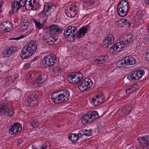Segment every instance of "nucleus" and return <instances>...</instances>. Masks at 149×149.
<instances>
[{
    "label": "nucleus",
    "instance_id": "f257e3e1",
    "mask_svg": "<svg viewBox=\"0 0 149 149\" xmlns=\"http://www.w3.org/2000/svg\"><path fill=\"white\" fill-rule=\"evenodd\" d=\"M62 29L60 26L54 24H49L47 26V34H49V37L47 39V44L52 45H54V42L58 41V37L55 36L57 34H60L62 32ZM58 40V42H59Z\"/></svg>",
    "mask_w": 149,
    "mask_h": 149
},
{
    "label": "nucleus",
    "instance_id": "f03ea898",
    "mask_svg": "<svg viewBox=\"0 0 149 149\" xmlns=\"http://www.w3.org/2000/svg\"><path fill=\"white\" fill-rule=\"evenodd\" d=\"M70 93L67 89L53 93L51 95V98L53 102L56 103L66 102L69 99Z\"/></svg>",
    "mask_w": 149,
    "mask_h": 149
},
{
    "label": "nucleus",
    "instance_id": "7ed1b4c3",
    "mask_svg": "<svg viewBox=\"0 0 149 149\" xmlns=\"http://www.w3.org/2000/svg\"><path fill=\"white\" fill-rule=\"evenodd\" d=\"M129 8L127 1L125 0H123L118 3L117 7V12L120 17H125L127 15Z\"/></svg>",
    "mask_w": 149,
    "mask_h": 149
},
{
    "label": "nucleus",
    "instance_id": "20e7f679",
    "mask_svg": "<svg viewBox=\"0 0 149 149\" xmlns=\"http://www.w3.org/2000/svg\"><path fill=\"white\" fill-rule=\"evenodd\" d=\"M100 117L97 111H93L88 112L81 118V121L83 124L91 123Z\"/></svg>",
    "mask_w": 149,
    "mask_h": 149
},
{
    "label": "nucleus",
    "instance_id": "39448f33",
    "mask_svg": "<svg viewBox=\"0 0 149 149\" xmlns=\"http://www.w3.org/2000/svg\"><path fill=\"white\" fill-rule=\"evenodd\" d=\"M136 62V59L131 56H126L122 60L116 63L117 66L119 67H125L127 66L135 64Z\"/></svg>",
    "mask_w": 149,
    "mask_h": 149
},
{
    "label": "nucleus",
    "instance_id": "423d86ee",
    "mask_svg": "<svg viewBox=\"0 0 149 149\" xmlns=\"http://www.w3.org/2000/svg\"><path fill=\"white\" fill-rule=\"evenodd\" d=\"M2 112L5 115L11 116L14 115V111L8 101L0 103V113Z\"/></svg>",
    "mask_w": 149,
    "mask_h": 149
},
{
    "label": "nucleus",
    "instance_id": "0eeeda50",
    "mask_svg": "<svg viewBox=\"0 0 149 149\" xmlns=\"http://www.w3.org/2000/svg\"><path fill=\"white\" fill-rule=\"evenodd\" d=\"M145 72L143 70L135 71L130 74L127 76V79L131 81L139 80L144 74Z\"/></svg>",
    "mask_w": 149,
    "mask_h": 149
},
{
    "label": "nucleus",
    "instance_id": "6e6552de",
    "mask_svg": "<svg viewBox=\"0 0 149 149\" xmlns=\"http://www.w3.org/2000/svg\"><path fill=\"white\" fill-rule=\"evenodd\" d=\"M93 84L91 79L89 78H86L83 80L79 86V88L82 92L86 91L90 88Z\"/></svg>",
    "mask_w": 149,
    "mask_h": 149
},
{
    "label": "nucleus",
    "instance_id": "1a4fd4ad",
    "mask_svg": "<svg viewBox=\"0 0 149 149\" xmlns=\"http://www.w3.org/2000/svg\"><path fill=\"white\" fill-rule=\"evenodd\" d=\"M31 49L30 46L27 43L22 50V52L20 54V56L22 59H24L25 58H28L29 56L33 54V53L31 51Z\"/></svg>",
    "mask_w": 149,
    "mask_h": 149
},
{
    "label": "nucleus",
    "instance_id": "9d476101",
    "mask_svg": "<svg viewBox=\"0 0 149 149\" xmlns=\"http://www.w3.org/2000/svg\"><path fill=\"white\" fill-rule=\"evenodd\" d=\"M77 28L73 26H70L67 27L65 30L64 34L65 38H72L74 40L76 37V34H74Z\"/></svg>",
    "mask_w": 149,
    "mask_h": 149
},
{
    "label": "nucleus",
    "instance_id": "9b49d317",
    "mask_svg": "<svg viewBox=\"0 0 149 149\" xmlns=\"http://www.w3.org/2000/svg\"><path fill=\"white\" fill-rule=\"evenodd\" d=\"M18 51L17 47L11 46L6 48L2 53L3 56L8 57L11 56L14 53Z\"/></svg>",
    "mask_w": 149,
    "mask_h": 149
},
{
    "label": "nucleus",
    "instance_id": "f8f14e48",
    "mask_svg": "<svg viewBox=\"0 0 149 149\" xmlns=\"http://www.w3.org/2000/svg\"><path fill=\"white\" fill-rule=\"evenodd\" d=\"M22 129L21 124L19 123H15L11 125L9 127L8 130L12 132V134H15L20 132Z\"/></svg>",
    "mask_w": 149,
    "mask_h": 149
},
{
    "label": "nucleus",
    "instance_id": "ddd939ff",
    "mask_svg": "<svg viewBox=\"0 0 149 149\" xmlns=\"http://www.w3.org/2000/svg\"><path fill=\"white\" fill-rule=\"evenodd\" d=\"M89 29V26L86 25L81 28L78 31H77L76 34V37L78 38H82L87 33Z\"/></svg>",
    "mask_w": 149,
    "mask_h": 149
},
{
    "label": "nucleus",
    "instance_id": "4468645a",
    "mask_svg": "<svg viewBox=\"0 0 149 149\" xmlns=\"http://www.w3.org/2000/svg\"><path fill=\"white\" fill-rule=\"evenodd\" d=\"M38 101V95L34 93L30 95L27 99L28 105L31 107L34 106Z\"/></svg>",
    "mask_w": 149,
    "mask_h": 149
},
{
    "label": "nucleus",
    "instance_id": "2eb2a0df",
    "mask_svg": "<svg viewBox=\"0 0 149 149\" xmlns=\"http://www.w3.org/2000/svg\"><path fill=\"white\" fill-rule=\"evenodd\" d=\"M115 37L112 34H109L104 39L102 43L106 47H108L109 45L113 44L114 41Z\"/></svg>",
    "mask_w": 149,
    "mask_h": 149
},
{
    "label": "nucleus",
    "instance_id": "dca6fc26",
    "mask_svg": "<svg viewBox=\"0 0 149 149\" xmlns=\"http://www.w3.org/2000/svg\"><path fill=\"white\" fill-rule=\"evenodd\" d=\"M76 7L77 6L75 5H72L67 10H65V13L67 16L69 17H74L77 13Z\"/></svg>",
    "mask_w": 149,
    "mask_h": 149
},
{
    "label": "nucleus",
    "instance_id": "f3484780",
    "mask_svg": "<svg viewBox=\"0 0 149 149\" xmlns=\"http://www.w3.org/2000/svg\"><path fill=\"white\" fill-rule=\"evenodd\" d=\"M26 0H15L14 2L11 4L13 12L16 8V10L20 7L24 6Z\"/></svg>",
    "mask_w": 149,
    "mask_h": 149
},
{
    "label": "nucleus",
    "instance_id": "a211bd4d",
    "mask_svg": "<svg viewBox=\"0 0 149 149\" xmlns=\"http://www.w3.org/2000/svg\"><path fill=\"white\" fill-rule=\"evenodd\" d=\"M132 35L130 34L125 35L123 36L120 42L123 45V47L124 46L129 44L133 40L132 39Z\"/></svg>",
    "mask_w": 149,
    "mask_h": 149
},
{
    "label": "nucleus",
    "instance_id": "6ab92c4d",
    "mask_svg": "<svg viewBox=\"0 0 149 149\" xmlns=\"http://www.w3.org/2000/svg\"><path fill=\"white\" fill-rule=\"evenodd\" d=\"M2 29L4 32H8L12 29V25L9 22H3L1 24Z\"/></svg>",
    "mask_w": 149,
    "mask_h": 149
},
{
    "label": "nucleus",
    "instance_id": "aec40b11",
    "mask_svg": "<svg viewBox=\"0 0 149 149\" xmlns=\"http://www.w3.org/2000/svg\"><path fill=\"white\" fill-rule=\"evenodd\" d=\"M123 46L121 43L117 42L116 44H113L110 48V51L112 53L115 52L116 53L120 51L121 49L123 48Z\"/></svg>",
    "mask_w": 149,
    "mask_h": 149
},
{
    "label": "nucleus",
    "instance_id": "412c9836",
    "mask_svg": "<svg viewBox=\"0 0 149 149\" xmlns=\"http://www.w3.org/2000/svg\"><path fill=\"white\" fill-rule=\"evenodd\" d=\"M138 140L140 144L143 146H149V135L138 138Z\"/></svg>",
    "mask_w": 149,
    "mask_h": 149
},
{
    "label": "nucleus",
    "instance_id": "4be33fe9",
    "mask_svg": "<svg viewBox=\"0 0 149 149\" xmlns=\"http://www.w3.org/2000/svg\"><path fill=\"white\" fill-rule=\"evenodd\" d=\"M74 75H72L70 73L68 74L67 77V80L70 83L78 84L81 80L76 78Z\"/></svg>",
    "mask_w": 149,
    "mask_h": 149
},
{
    "label": "nucleus",
    "instance_id": "5701e85b",
    "mask_svg": "<svg viewBox=\"0 0 149 149\" xmlns=\"http://www.w3.org/2000/svg\"><path fill=\"white\" fill-rule=\"evenodd\" d=\"M108 60V56L107 55L103 56H96L94 57V60L95 61L100 63L106 61Z\"/></svg>",
    "mask_w": 149,
    "mask_h": 149
},
{
    "label": "nucleus",
    "instance_id": "b1692460",
    "mask_svg": "<svg viewBox=\"0 0 149 149\" xmlns=\"http://www.w3.org/2000/svg\"><path fill=\"white\" fill-rule=\"evenodd\" d=\"M27 43L29 45H30L31 52L33 54V53H35L37 49V44L35 43V41L33 40H32L30 42H28Z\"/></svg>",
    "mask_w": 149,
    "mask_h": 149
},
{
    "label": "nucleus",
    "instance_id": "393cba45",
    "mask_svg": "<svg viewBox=\"0 0 149 149\" xmlns=\"http://www.w3.org/2000/svg\"><path fill=\"white\" fill-rule=\"evenodd\" d=\"M78 138L77 134H70L68 136V139L72 143H75L78 140Z\"/></svg>",
    "mask_w": 149,
    "mask_h": 149
},
{
    "label": "nucleus",
    "instance_id": "a878e982",
    "mask_svg": "<svg viewBox=\"0 0 149 149\" xmlns=\"http://www.w3.org/2000/svg\"><path fill=\"white\" fill-rule=\"evenodd\" d=\"M33 21L36 27L40 29L44 28L45 25V24L47 21V18L45 19V21L42 23H40L39 22L36 21L35 19H34Z\"/></svg>",
    "mask_w": 149,
    "mask_h": 149
},
{
    "label": "nucleus",
    "instance_id": "bb28decb",
    "mask_svg": "<svg viewBox=\"0 0 149 149\" xmlns=\"http://www.w3.org/2000/svg\"><path fill=\"white\" fill-rule=\"evenodd\" d=\"M35 2V0H30L28 2L26 1L25 2L24 6L27 10H30L32 9V5Z\"/></svg>",
    "mask_w": 149,
    "mask_h": 149
},
{
    "label": "nucleus",
    "instance_id": "cd10ccee",
    "mask_svg": "<svg viewBox=\"0 0 149 149\" xmlns=\"http://www.w3.org/2000/svg\"><path fill=\"white\" fill-rule=\"evenodd\" d=\"M55 8V6L52 3L47 2V12L50 11V13L54 11ZM50 13H48L47 15H50Z\"/></svg>",
    "mask_w": 149,
    "mask_h": 149
},
{
    "label": "nucleus",
    "instance_id": "c85d7f7f",
    "mask_svg": "<svg viewBox=\"0 0 149 149\" xmlns=\"http://www.w3.org/2000/svg\"><path fill=\"white\" fill-rule=\"evenodd\" d=\"M70 74L72 75L74 74V76H75L76 77V78H77V79H79L81 80L83 78V74L79 71L76 72L75 73H71Z\"/></svg>",
    "mask_w": 149,
    "mask_h": 149
},
{
    "label": "nucleus",
    "instance_id": "c756f323",
    "mask_svg": "<svg viewBox=\"0 0 149 149\" xmlns=\"http://www.w3.org/2000/svg\"><path fill=\"white\" fill-rule=\"evenodd\" d=\"M56 58H49L47 63V66H53L55 63Z\"/></svg>",
    "mask_w": 149,
    "mask_h": 149
},
{
    "label": "nucleus",
    "instance_id": "7c9ffc66",
    "mask_svg": "<svg viewBox=\"0 0 149 149\" xmlns=\"http://www.w3.org/2000/svg\"><path fill=\"white\" fill-rule=\"evenodd\" d=\"M30 123L31 125L34 128L37 127L39 125V123L38 122L37 120L36 119L31 120Z\"/></svg>",
    "mask_w": 149,
    "mask_h": 149
},
{
    "label": "nucleus",
    "instance_id": "2f4dec72",
    "mask_svg": "<svg viewBox=\"0 0 149 149\" xmlns=\"http://www.w3.org/2000/svg\"><path fill=\"white\" fill-rule=\"evenodd\" d=\"M47 56H45L42 61L41 64V67L42 68H45L46 67Z\"/></svg>",
    "mask_w": 149,
    "mask_h": 149
},
{
    "label": "nucleus",
    "instance_id": "473e14b6",
    "mask_svg": "<svg viewBox=\"0 0 149 149\" xmlns=\"http://www.w3.org/2000/svg\"><path fill=\"white\" fill-rule=\"evenodd\" d=\"M46 7V6L45 3L44 6V9L42 11L39 15L40 17H44L46 15L47 9Z\"/></svg>",
    "mask_w": 149,
    "mask_h": 149
},
{
    "label": "nucleus",
    "instance_id": "72a5a7b5",
    "mask_svg": "<svg viewBox=\"0 0 149 149\" xmlns=\"http://www.w3.org/2000/svg\"><path fill=\"white\" fill-rule=\"evenodd\" d=\"M83 131L84 133V134L86 136H90L92 134L91 130V129H89V130H84Z\"/></svg>",
    "mask_w": 149,
    "mask_h": 149
},
{
    "label": "nucleus",
    "instance_id": "f704fd0d",
    "mask_svg": "<svg viewBox=\"0 0 149 149\" xmlns=\"http://www.w3.org/2000/svg\"><path fill=\"white\" fill-rule=\"evenodd\" d=\"M135 16L138 19H140L143 17V15L141 11H139L136 13Z\"/></svg>",
    "mask_w": 149,
    "mask_h": 149
},
{
    "label": "nucleus",
    "instance_id": "c9c22d12",
    "mask_svg": "<svg viewBox=\"0 0 149 149\" xmlns=\"http://www.w3.org/2000/svg\"><path fill=\"white\" fill-rule=\"evenodd\" d=\"M29 76L31 79H37L36 74L35 73L33 72L29 74ZM38 77V76H37V77Z\"/></svg>",
    "mask_w": 149,
    "mask_h": 149
},
{
    "label": "nucleus",
    "instance_id": "e433bc0d",
    "mask_svg": "<svg viewBox=\"0 0 149 149\" xmlns=\"http://www.w3.org/2000/svg\"><path fill=\"white\" fill-rule=\"evenodd\" d=\"M124 25H127V26L130 27L131 26V22L128 19H124Z\"/></svg>",
    "mask_w": 149,
    "mask_h": 149
},
{
    "label": "nucleus",
    "instance_id": "4c0bfd02",
    "mask_svg": "<svg viewBox=\"0 0 149 149\" xmlns=\"http://www.w3.org/2000/svg\"><path fill=\"white\" fill-rule=\"evenodd\" d=\"M29 23L27 22H26L25 24L22 25L21 27V29H23L24 30H26L27 29V27L29 26Z\"/></svg>",
    "mask_w": 149,
    "mask_h": 149
},
{
    "label": "nucleus",
    "instance_id": "58836bf2",
    "mask_svg": "<svg viewBox=\"0 0 149 149\" xmlns=\"http://www.w3.org/2000/svg\"><path fill=\"white\" fill-rule=\"evenodd\" d=\"M33 3V4L32 5V9L33 10L37 9L38 8L39 6L38 3H36L35 1L34 3Z\"/></svg>",
    "mask_w": 149,
    "mask_h": 149
},
{
    "label": "nucleus",
    "instance_id": "ea45409f",
    "mask_svg": "<svg viewBox=\"0 0 149 149\" xmlns=\"http://www.w3.org/2000/svg\"><path fill=\"white\" fill-rule=\"evenodd\" d=\"M47 58L49 59V58H55L56 57L55 55L53 54H48V53H47Z\"/></svg>",
    "mask_w": 149,
    "mask_h": 149
},
{
    "label": "nucleus",
    "instance_id": "a19ab883",
    "mask_svg": "<svg viewBox=\"0 0 149 149\" xmlns=\"http://www.w3.org/2000/svg\"><path fill=\"white\" fill-rule=\"evenodd\" d=\"M84 134V132L83 130L79 131L78 134V135H77V136L78 137V138H81L83 136L85 135Z\"/></svg>",
    "mask_w": 149,
    "mask_h": 149
},
{
    "label": "nucleus",
    "instance_id": "79ce46f5",
    "mask_svg": "<svg viewBox=\"0 0 149 149\" xmlns=\"http://www.w3.org/2000/svg\"><path fill=\"white\" fill-rule=\"evenodd\" d=\"M134 90H135L134 88L132 87L129 88L126 90V92L127 94H130L134 91Z\"/></svg>",
    "mask_w": 149,
    "mask_h": 149
},
{
    "label": "nucleus",
    "instance_id": "37998d69",
    "mask_svg": "<svg viewBox=\"0 0 149 149\" xmlns=\"http://www.w3.org/2000/svg\"><path fill=\"white\" fill-rule=\"evenodd\" d=\"M145 59L147 61H149V50H148L146 53Z\"/></svg>",
    "mask_w": 149,
    "mask_h": 149
},
{
    "label": "nucleus",
    "instance_id": "c03bdc74",
    "mask_svg": "<svg viewBox=\"0 0 149 149\" xmlns=\"http://www.w3.org/2000/svg\"><path fill=\"white\" fill-rule=\"evenodd\" d=\"M124 20L123 19H121L118 22V24L119 25H123V26L124 25Z\"/></svg>",
    "mask_w": 149,
    "mask_h": 149
},
{
    "label": "nucleus",
    "instance_id": "a18cd8bd",
    "mask_svg": "<svg viewBox=\"0 0 149 149\" xmlns=\"http://www.w3.org/2000/svg\"><path fill=\"white\" fill-rule=\"evenodd\" d=\"M31 63H27L24 66V68L25 69H27L31 67Z\"/></svg>",
    "mask_w": 149,
    "mask_h": 149
},
{
    "label": "nucleus",
    "instance_id": "49530a36",
    "mask_svg": "<svg viewBox=\"0 0 149 149\" xmlns=\"http://www.w3.org/2000/svg\"><path fill=\"white\" fill-rule=\"evenodd\" d=\"M89 5H92L94 3L93 0H86Z\"/></svg>",
    "mask_w": 149,
    "mask_h": 149
},
{
    "label": "nucleus",
    "instance_id": "de8ad7c7",
    "mask_svg": "<svg viewBox=\"0 0 149 149\" xmlns=\"http://www.w3.org/2000/svg\"><path fill=\"white\" fill-rule=\"evenodd\" d=\"M63 70V68L60 67H58L57 68V72L59 73H60L62 72V71Z\"/></svg>",
    "mask_w": 149,
    "mask_h": 149
},
{
    "label": "nucleus",
    "instance_id": "09e8293b",
    "mask_svg": "<svg viewBox=\"0 0 149 149\" xmlns=\"http://www.w3.org/2000/svg\"><path fill=\"white\" fill-rule=\"evenodd\" d=\"M92 102L94 105L97 106V100L96 99L93 98H92Z\"/></svg>",
    "mask_w": 149,
    "mask_h": 149
},
{
    "label": "nucleus",
    "instance_id": "8fccbe9b",
    "mask_svg": "<svg viewBox=\"0 0 149 149\" xmlns=\"http://www.w3.org/2000/svg\"><path fill=\"white\" fill-rule=\"evenodd\" d=\"M46 37V36L44 35L42 36V40L43 41H44L45 43L47 42L46 41V40H47Z\"/></svg>",
    "mask_w": 149,
    "mask_h": 149
},
{
    "label": "nucleus",
    "instance_id": "3c124183",
    "mask_svg": "<svg viewBox=\"0 0 149 149\" xmlns=\"http://www.w3.org/2000/svg\"><path fill=\"white\" fill-rule=\"evenodd\" d=\"M39 58V57L38 56H37L36 57H35L34 58L32 59L31 60V62H33L34 61H36L37 59H38Z\"/></svg>",
    "mask_w": 149,
    "mask_h": 149
},
{
    "label": "nucleus",
    "instance_id": "603ef678",
    "mask_svg": "<svg viewBox=\"0 0 149 149\" xmlns=\"http://www.w3.org/2000/svg\"><path fill=\"white\" fill-rule=\"evenodd\" d=\"M24 36L23 35L19 37H17V38H14V40H19L21 38H24Z\"/></svg>",
    "mask_w": 149,
    "mask_h": 149
},
{
    "label": "nucleus",
    "instance_id": "864d4df0",
    "mask_svg": "<svg viewBox=\"0 0 149 149\" xmlns=\"http://www.w3.org/2000/svg\"><path fill=\"white\" fill-rule=\"evenodd\" d=\"M101 101L99 100H97V105L102 103L103 102V101H102V99H101Z\"/></svg>",
    "mask_w": 149,
    "mask_h": 149
},
{
    "label": "nucleus",
    "instance_id": "5fc2aeb1",
    "mask_svg": "<svg viewBox=\"0 0 149 149\" xmlns=\"http://www.w3.org/2000/svg\"><path fill=\"white\" fill-rule=\"evenodd\" d=\"M145 1L146 4L149 5V0H145Z\"/></svg>",
    "mask_w": 149,
    "mask_h": 149
},
{
    "label": "nucleus",
    "instance_id": "6e6d98bb",
    "mask_svg": "<svg viewBox=\"0 0 149 149\" xmlns=\"http://www.w3.org/2000/svg\"><path fill=\"white\" fill-rule=\"evenodd\" d=\"M47 145L48 146V147L49 148H51V146L50 144V143L49 142H47Z\"/></svg>",
    "mask_w": 149,
    "mask_h": 149
},
{
    "label": "nucleus",
    "instance_id": "4d7b16f0",
    "mask_svg": "<svg viewBox=\"0 0 149 149\" xmlns=\"http://www.w3.org/2000/svg\"><path fill=\"white\" fill-rule=\"evenodd\" d=\"M83 52H81V53H79V55H81V56H83Z\"/></svg>",
    "mask_w": 149,
    "mask_h": 149
},
{
    "label": "nucleus",
    "instance_id": "13d9d810",
    "mask_svg": "<svg viewBox=\"0 0 149 149\" xmlns=\"http://www.w3.org/2000/svg\"><path fill=\"white\" fill-rule=\"evenodd\" d=\"M96 97L97 98H100V95H97L96 96Z\"/></svg>",
    "mask_w": 149,
    "mask_h": 149
},
{
    "label": "nucleus",
    "instance_id": "bf43d9fd",
    "mask_svg": "<svg viewBox=\"0 0 149 149\" xmlns=\"http://www.w3.org/2000/svg\"><path fill=\"white\" fill-rule=\"evenodd\" d=\"M2 6L0 4V9L1 8ZM2 11V10L0 9V13H1Z\"/></svg>",
    "mask_w": 149,
    "mask_h": 149
},
{
    "label": "nucleus",
    "instance_id": "052dcab7",
    "mask_svg": "<svg viewBox=\"0 0 149 149\" xmlns=\"http://www.w3.org/2000/svg\"><path fill=\"white\" fill-rule=\"evenodd\" d=\"M147 29H148V33H149V26H147Z\"/></svg>",
    "mask_w": 149,
    "mask_h": 149
},
{
    "label": "nucleus",
    "instance_id": "680f3d73",
    "mask_svg": "<svg viewBox=\"0 0 149 149\" xmlns=\"http://www.w3.org/2000/svg\"><path fill=\"white\" fill-rule=\"evenodd\" d=\"M15 38H10L9 39V40H14Z\"/></svg>",
    "mask_w": 149,
    "mask_h": 149
},
{
    "label": "nucleus",
    "instance_id": "e2e57ef3",
    "mask_svg": "<svg viewBox=\"0 0 149 149\" xmlns=\"http://www.w3.org/2000/svg\"><path fill=\"white\" fill-rule=\"evenodd\" d=\"M52 0H49V1H51Z\"/></svg>",
    "mask_w": 149,
    "mask_h": 149
}]
</instances>
